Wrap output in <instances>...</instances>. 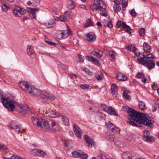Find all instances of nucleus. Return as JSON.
Returning <instances> with one entry per match:
<instances>
[{
	"label": "nucleus",
	"mask_w": 159,
	"mask_h": 159,
	"mask_svg": "<svg viewBox=\"0 0 159 159\" xmlns=\"http://www.w3.org/2000/svg\"><path fill=\"white\" fill-rule=\"evenodd\" d=\"M129 117V123L131 125L137 127H142L143 125L152 127V123L145 116V114L137 112L129 107L126 108Z\"/></svg>",
	"instance_id": "obj_1"
},
{
	"label": "nucleus",
	"mask_w": 159,
	"mask_h": 159,
	"mask_svg": "<svg viewBox=\"0 0 159 159\" xmlns=\"http://www.w3.org/2000/svg\"><path fill=\"white\" fill-rule=\"evenodd\" d=\"M32 120L34 125L47 131H55L60 128L59 125L56 122L52 120H45L38 116H33Z\"/></svg>",
	"instance_id": "obj_2"
},
{
	"label": "nucleus",
	"mask_w": 159,
	"mask_h": 159,
	"mask_svg": "<svg viewBox=\"0 0 159 159\" xmlns=\"http://www.w3.org/2000/svg\"><path fill=\"white\" fill-rule=\"evenodd\" d=\"M93 11H100V14L102 16L107 17V12L106 9V5L101 0H94V4L90 6Z\"/></svg>",
	"instance_id": "obj_3"
},
{
	"label": "nucleus",
	"mask_w": 159,
	"mask_h": 159,
	"mask_svg": "<svg viewBox=\"0 0 159 159\" xmlns=\"http://www.w3.org/2000/svg\"><path fill=\"white\" fill-rule=\"evenodd\" d=\"M1 101L4 106L10 111H13L15 108V102L8 98H2Z\"/></svg>",
	"instance_id": "obj_4"
},
{
	"label": "nucleus",
	"mask_w": 159,
	"mask_h": 159,
	"mask_svg": "<svg viewBox=\"0 0 159 159\" xmlns=\"http://www.w3.org/2000/svg\"><path fill=\"white\" fill-rule=\"evenodd\" d=\"M31 93L37 95V97L39 98L45 99L47 97L48 92L44 90H38L34 87V89H33Z\"/></svg>",
	"instance_id": "obj_5"
},
{
	"label": "nucleus",
	"mask_w": 159,
	"mask_h": 159,
	"mask_svg": "<svg viewBox=\"0 0 159 159\" xmlns=\"http://www.w3.org/2000/svg\"><path fill=\"white\" fill-rule=\"evenodd\" d=\"M18 85L19 87L23 90L31 93L34 89V86L30 85L26 82H20Z\"/></svg>",
	"instance_id": "obj_6"
},
{
	"label": "nucleus",
	"mask_w": 159,
	"mask_h": 159,
	"mask_svg": "<svg viewBox=\"0 0 159 159\" xmlns=\"http://www.w3.org/2000/svg\"><path fill=\"white\" fill-rule=\"evenodd\" d=\"M67 29L65 30L60 31L61 33L58 34V37L59 39H65L67 37L71 34V31L70 28L67 25Z\"/></svg>",
	"instance_id": "obj_7"
},
{
	"label": "nucleus",
	"mask_w": 159,
	"mask_h": 159,
	"mask_svg": "<svg viewBox=\"0 0 159 159\" xmlns=\"http://www.w3.org/2000/svg\"><path fill=\"white\" fill-rule=\"evenodd\" d=\"M138 62L148 67L149 70L153 69L155 66V63L152 60H137Z\"/></svg>",
	"instance_id": "obj_8"
},
{
	"label": "nucleus",
	"mask_w": 159,
	"mask_h": 159,
	"mask_svg": "<svg viewBox=\"0 0 159 159\" xmlns=\"http://www.w3.org/2000/svg\"><path fill=\"white\" fill-rule=\"evenodd\" d=\"M12 12L15 16L18 17L19 16L18 13H19L21 15H24L26 13V11L23 8L16 6L13 8Z\"/></svg>",
	"instance_id": "obj_9"
},
{
	"label": "nucleus",
	"mask_w": 159,
	"mask_h": 159,
	"mask_svg": "<svg viewBox=\"0 0 159 159\" xmlns=\"http://www.w3.org/2000/svg\"><path fill=\"white\" fill-rule=\"evenodd\" d=\"M144 136L143 139L144 141L147 142H153L154 138L152 136H150L149 133L148 131L146 130L143 132Z\"/></svg>",
	"instance_id": "obj_10"
},
{
	"label": "nucleus",
	"mask_w": 159,
	"mask_h": 159,
	"mask_svg": "<svg viewBox=\"0 0 159 159\" xmlns=\"http://www.w3.org/2000/svg\"><path fill=\"white\" fill-rule=\"evenodd\" d=\"M103 52L102 51L98 50L97 51H94L91 52L90 53L91 58V60H97V58L93 57L95 56L97 58L100 59L102 56Z\"/></svg>",
	"instance_id": "obj_11"
},
{
	"label": "nucleus",
	"mask_w": 159,
	"mask_h": 159,
	"mask_svg": "<svg viewBox=\"0 0 159 159\" xmlns=\"http://www.w3.org/2000/svg\"><path fill=\"white\" fill-rule=\"evenodd\" d=\"M107 128L108 130L114 133H118L120 132L119 129L115 127V125L110 122L107 123Z\"/></svg>",
	"instance_id": "obj_12"
},
{
	"label": "nucleus",
	"mask_w": 159,
	"mask_h": 159,
	"mask_svg": "<svg viewBox=\"0 0 159 159\" xmlns=\"http://www.w3.org/2000/svg\"><path fill=\"white\" fill-rule=\"evenodd\" d=\"M96 38V36L94 34L91 32L88 33L86 36L87 40L91 43L94 41Z\"/></svg>",
	"instance_id": "obj_13"
},
{
	"label": "nucleus",
	"mask_w": 159,
	"mask_h": 159,
	"mask_svg": "<svg viewBox=\"0 0 159 159\" xmlns=\"http://www.w3.org/2000/svg\"><path fill=\"white\" fill-rule=\"evenodd\" d=\"M45 112L46 114L49 113L48 116L52 118H56L58 116H61L60 113L52 111H50L49 110L48 111H46Z\"/></svg>",
	"instance_id": "obj_14"
},
{
	"label": "nucleus",
	"mask_w": 159,
	"mask_h": 159,
	"mask_svg": "<svg viewBox=\"0 0 159 159\" xmlns=\"http://www.w3.org/2000/svg\"><path fill=\"white\" fill-rule=\"evenodd\" d=\"M155 58V56L152 53H149L147 54L146 56L144 54L143 57L138 58L137 60H150L149 59H152Z\"/></svg>",
	"instance_id": "obj_15"
},
{
	"label": "nucleus",
	"mask_w": 159,
	"mask_h": 159,
	"mask_svg": "<svg viewBox=\"0 0 159 159\" xmlns=\"http://www.w3.org/2000/svg\"><path fill=\"white\" fill-rule=\"evenodd\" d=\"M116 77L118 80L122 81L127 80V77L124 74L120 72L117 73Z\"/></svg>",
	"instance_id": "obj_16"
},
{
	"label": "nucleus",
	"mask_w": 159,
	"mask_h": 159,
	"mask_svg": "<svg viewBox=\"0 0 159 159\" xmlns=\"http://www.w3.org/2000/svg\"><path fill=\"white\" fill-rule=\"evenodd\" d=\"M73 130L76 136L79 138L81 137V135L80 131L79 128L76 125L74 124L73 126Z\"/></svg>",
	"instance_id": "obj_17"
},
{
	"label": "nucleus",
	"mask_w": 159,
	"mask_h": 159,
	"mask_svg": "<svg viewBox=\"0 0 159 159\" xmlns=\"http://www.w3.org/2000/svg\"><path fill=\"white\" fill-rule=\"evenodd\" d=\"M84 139L87 143L88 144V146L90 147H91L92 146V144L93 143V140L86 135L84 136Z\"/></svg>",
	"instance_id": "obj_18"
},
{
	"label": "nucleus",
	"mask_w": 159,
	"mask_h": 159,
	"mask_svg": "<svg viewBox=\"0 0 159 159\" xmlns=\"http://www.w3.org/2000/svg\"><path fill=\"white\" fill-rule=\"evenodd\" d=\"M26 52L29 56H31L35 53V51L33 46L29 45L27 48Z\"/></svg>",
	"instance_id": "obj_19"
},
{
	"label": "nucleus",
	"mask_w": 159,
	"mask_h": 159,
	"mask_svg": "<svg viewBox=\"0 0 159 159\" xmlns=\"http://www.w3.org/2000/svg\"><path fill=\"white\" fill-rule=\"evenodd\" d=\"M122 91L123 92V95L124 97L128 100H130L131 96L128 94L129 92V91L124 87L122 88Z\"/></svg>",
	"instance_id": "obj_20"
},
{
	"label": "nucleus",
	"mask_w": 159,
	"mask_h": 159,
	"mask_svg": "<svg viewBox=\"0 0 159 159\" xmlns=\"http://www.w3.org/2000/svg\"><path fill=\"white\" fill-rule=\"evenodd\" d=\"M38 11V10L37 8H31L28 10V12L30 16L32 17L33 19H34L36 16V12Z\"/></svg>",
	"instance_id": "obj_21"
},
{
	"label": "nucleus",
	"mask_w": 159,
	"mask_h": 159,
	"mask_svg": "<svg viewBox=\"0 0 159 159\" xmlns=\"http://www.w3.org/2000/svg\"><path fill=\"white\" fill-rule=\"evenodd\" d=\"M45 25L48 28H51L54 27L56 25L55 21L54 20H50L45 23Z\"/></svg>",
	"instance_id": "obj_22"
},
{
	"label": "nucleus",
	"mask_w": 159,
	"mask_h": 159,
	"mask_svg": "<svg viewBox=\"0 0 159 159\" xmlns=\"http://www.w3.org/2000/svg\"><path fill=\"white\" fill-rule=\"evenodd\" d=\"M107 113L111 115L117 116V114L116 111L114 109L111 107L108 108L107 109Z\"/></svg>",
	"instance_id": "obj_23"
},
{
	"label": "nucleus",
	"mask_w": 159,
	"mask_h": 159,
	"mask_svg": "<svg viewBox=\"0 0 159 159\" xmlns=\"http://www.w3.org/2000/svg\"><path fill=\"white\" fill-rule=\"evenodd\" d=\"M126 49L127 51H130L132 52H136L137 48L133 45H128L126 47Z\"/></svg>",
	"instance_id": "obj_24"
},
{
	"label": "nucleus",
	"mask_w": 159,
	"mask_h": 159,
	"mask_svg": "<svg viewBox=\"0 0 159 159\" xmlns=\"http://www.w3.org/2000/svg\"><path fill=\"white\" fill-rule=\"evenodd\" d=\"M117 89V86L114 84H112L111 86V93L112 95H115Z\"/></svg>",
	"instance_id": "obj_25"
},
{
	"label": "nucleus",
	"mask_w": 159,
	"mask_h": 159,
	"mask_svg": "<svg viewBox=\"0 0 159 159\" xmlns=\"http://www.w3.org/2000/svg\"><path fill=\"white\" fill-rule=\"evenodd\" d=\"M123 28L124 29L125 31L129 34H130V31L132 30L130 27L126 25V23H123Z\"/></svg>",
	"instance_id": "obj_26"
},
{
	"label": "nucleus",
	"mask_w": 159,
	"mask_h": 159,
	"mask_svg": "<svg viewBox=\"0 0 159 159\" xmlns=\"http://www.w3.org/2000/svg\"><path fill=\"white\" fill-rule=\"evenodd\" d=\"M107 53L110 56V57L112 58V60H116V54L115 52L110 50L108 51Z\"/></svg>",
	"instance_id": "obj_27"
},
{
	"label": "nucleus",
	"mask_w": 159,
	"mask_h": 159,
	"mask_svg": "<svg viewBox=\"0 0 159 159\" xmlns=\"http://www.w3.org/2000/svg\"><path fill=\"white\" fill-rule=\"evenodd\" d=\"M3 159H23L20 156L16 155H13L10 157H3Z\"/></svg>",
	"instance_id": "obj_28"
},
{
	"label": "nucleus",
	"mask_w": 159,
	"mask_h": 159,
	"mask_svg": "<svg viewBox=\"0 0 159 159\" xmlns=\"http://www.w3.org/2000/svg\"><path fill=\"white\" fill-rule=\"evenodd\" d=\"M122 156L123 159H132L131 155L128 152L124 153Z\"/></svg>",
	"instance_id": "obj_29"
},
{
	"label": "nucleus",
	"mask_w": 159,
	"mask_h": 159,
	"mask_svg": "<svg viewBox=\"0 0 159 159\" xmlns=\"http://www.w3.org/2000/svg\"><path fill=\"white\" fill-rule=\"evenodd\" d=\"M17 127H16V128L14 129L16 130V132H20L21 133L25 132V129H23L20 125H18Z\"/></svg>",
	"instance_id": "obj_30"
},
{
	"label": "nucleus",
	"mask_w": 159,
	"mask_h": 159,
	"mask_svg": "<svg viewBox=\"0 0 159 159\" xmlns=\"http://www.w3.org/2000/svg\"><path fill=\"white\" fill-rule=\"evenodd\" d=\"M143 47L144 50L146 51L149 52L151 49L150 46L146 42L143 43Z\"/></svg>",
	"instance_id": "obj_31"
},
{
	"label": "nucleus",
	"mask_w": 159,
	"mask_h": 159,
	"mask_svg": "<svg viewBox=\"0 0 159 159\" xmlns=\"http://www.w3.org/2000/svg\"><path fill=\"white\" fill-rule=\"evenodd\" d=\"M113 9L116 12H118L121 10V8L120 5L116 3L114 4Z\"/></svg>",
	"instance_id": "obj_32"
},
{
	"label": "nucleus",
	"mask_w": 159,
	"mask_h": 159,
	"mask_svg": "<svg viewBox=\"0 0 159 159\" xmlns=\"http://www.w3.org/2000/svg\"><path fill=\"white\" fill-rule=\"evenodd\" d=\"M62 120L63 123L66 125H69V120L67 117L63 116L62 117Z\"/></svg>",
	"instance_id": "obj_33"
},
{
	"label": "nucleus",
	"mask_w": 159,
	"mask_h": 159,
	"mask_svg": "<svg viewBox=\"0 0 159 159\" xmlns=\"http://www.w3.org/2000/svg\"><path fill=\"white\" fill-rule=\"evenodd\" d=\"M133 53L132 54L133 56L134 57H143L144 56V53L143 52L140 53V52H133Z\"/></svg>",
	"instance_id": "obj_34"
},
{
	"label": "nucleus",
	"mask_w": 159,
	"mask_h": 159,
	"mask_svg": "<svg viewBox=\"0 0 159 159\" xmlns=\"http://www.w3.org/2000/svg\"><path fill=\"white\" fill-rule=\"evenodd\" d=\"M96 79L98 81H102L103 80V75L102 73H99L97 75Z\"/></svg>",
	"instance_id": "obj_35"
},
{
	"label": "nucleus",
	"mask_w": 159,
	"mask_h": 159,
	"mask_svg": "<svg viewBox=\"0 0 159 159\" xmlns=\"http://www.w3.org/2000/svg\"><path fill=\"white\" fill-rule=\"evenodd\" d=\"M79 152V151H75L72 152V154L73 157H80V154L81 151H80Z\"/></svg>",
	"instance_id": "obj_36"
},
{
	"label": "nucleus",
	"mask_w": 159,
	"mask_h": 159,
	"mask_svg": "<svg viewBox=\"0 0 159 159\" xmlns=\"http://www.w3.org/2000/svg\"><path fill=\"white\" fill-rule=\"evenodd\" d=\"M139 108L141 110H144L145 109V104L144 102L143 101H141L139 102Z\"/></svg>",
	"instance_id": "obj_37"
},
{
	"label": "nucleus",
	"mask_w": 159,
	"mask_h": 159,
	"mask_svg": "<svg viewBox=\"0 0 159 159\" xmlns=\"http://www.w3.org/2000/svg\"><path fill=\"white\" fill-rule=\"evenodd\" d=\"M0 149L4 151V152H7L8 151L7 147L6 145L2 144H0Z\"/></svg>",
	"instance_id": "obj_38"
},
{
	"label": "nucleus",
	"mask_w": 159,
	"mask_h": 159,
	"mask_svg": "<svg viewBox=\"0 0 159 159\" xmlns=\"http://www.w3.org/2000/svg\"><path fill=\"white\" fill-rule=\"evenodd\" d=\"M93 22H92L91 19H89L87 20V23L85 24V27L87 28L90 26H93Z\"/></svg>",
	"instance_id": "obj_39"
},
{
	"label": "nucleus",
	"mask_w": 159,
	"mask_h": 159,
	"mask_svg": "<svg viewBox=\"0 0 159 159\" xmlns=\"http://www.w3.org/2000/svg\"><path fill=\"white\" fill-rule=\"evenodd\" d=\"M128 138L127 139L130 141L134 140L135 138V136L132 134H128Z\"/></svg>",
	"instance_id": "obj_40"
},
{
	"label": "nucleus",
	"mask_w": 159,
	"mask_h": 159,
	"mask_svg": "<svg viewBox=\"0 0 159 159\" xmlns=\"http://www.w3.org/2000/svg\"><path fill=\"white\" fill-rule=\"evenodd\" d=\"M46 153L43 151L39 149H38V156L42 157L46 155Z\"/></svg>",
	"instance_id": "obj_41"
},
{
	"label": "nucleus",
	"mask_w": 159,
	"mask_h": 159,
	"mask_svg": "<svg viewBox=\"0 0 159 159\" xmlns=\"http://www.w3.org/2000/svg\"><path fill=\"white\" fill-rule=\"evenodd\" d=\"M82 70L85 72L86 73L89 75H92L93 74V73L92 72L86 68H83Z\"/></svg>",
	"instance_id": "obj_42"
},
{
	"label": "nucleus",
	"mask_w": 159,
	"mask_h": 159,
	"mask_svg": "<svg viewBox=\"0 0 159 159\" xmlns=\"http://www.w3.org/2000/svg\"><path fill=\"white\" fill-rule=\"evenodd\" d=\"M18 123L15 121H12L11 123V127L14 129L16 127H17V126L19 125Z\"/></svg>",
	"instance_id": "obj_43"
},
{
	"label": "nucleus",
	"mask_w": 159,
	"mask_h": 159,
	"mask_svg": "<svg viewBox=\"0 0 159 159\" xmlns=\"http://www.w3.org/2000/svg\"><path fill=\"white\" fill-rule=\"evenodd\" d=\"M139 33L141 36H143L145 33V29L143 28H141L139 30Z\"/></svg>",
	"instance_id": "obj_44"
},
{
	"label": "nucleus",
	"mask_w": 159,
	"mask_h": 159,
	"mask_svg": "<svg viewBox=\"0 0 159 159\" xmlns=\"http://www.w3.org/2000/svg\"><path fill=\"white\" fill-rule=\"evenodd\" d=\"M91 63L94 64L96 65L99 66L100 65V63L99 61V60H89Z\"/></svg>",
	"instance_id": "obj_45"
},
{
	"label": "nucleus",
	"mask_w": 159,
	"mask_h": 159,
	"mask_svg": "<svg viewBox=\"0 0 159 159\" xmlns=\"http://www.w3.org/2000/svg\"><path fill=\"white\" fill-rule=\"evenodd\" d=\"M46 98H48L51 100H54L55 99V97L52 94H50L48 93Z\"/></svg>",
	"instance_id": "obj_46"
},
{
	"label": "nucleus",
	"mask_w": 159,
	"mask_h": 159,
	"mask_svg": "<svg viewBox=\"0 0 159 159\" xmlns=\"http://www.w3.org/2000/svg\"><path fill=\"white\" fill-rule=\"evenodd\" d=\"M38 149H34L32 150L31 151V153L32 155L38 156Z\"/></svg>",
	"instance_id": "obj_47"
},
{
	"label": "nucleus",
	"mask_w": 159,
	"mask_h": 159,
	"mask_svg": "<svg viewBox=\"0 0 159 159\" xmlns=\"http://www.w3.org/2000/svg\"><path fill=\"white\" fill-rule=\"evenodd\" d=\"M144 76L143 74L141 72H138L136 75L135 77L137 79L143 78Z\"/></svg>",
	"instance_id": "obj_48"
},
{
	"label": "nucleus",
	"mask_w": 159,
	"mask_h": 159,
	"mask_svg": "<svg viewBox=\"0 0 159 159\" xmlns=\"http://www.w3.org/2000/svg\"><path fill=\"white\" fill-rule=\"evenodd\" d=\"M80 154H80V157L82 158L86 159L88 157V155L87 154H84L82 152H81Z\"/></svg>",
	"instance_id": "obj_49"
},
{
	"label": "nucleus",
	"mask_w": 159,
	"mask_h": 159,
	"mask_svg": "<svg viewBox=\"0 0 159 159\" xmlns=\"http://www.w3.org/2000/svg\"><path fill=\"white\" fill-rule=\"evenodd\" d=\"M70 2L71 3L69 5V8L70 9H73L75 7L74 2L72 0H70Z\"/></svg>",
	"instance_id": "obj_50"
},
{
	"label": "nucleus",
	"mask_w": 159,
	"mask_h": 159,
	"mask_svg": "<svg viewBox=\"0 0 159 159\" xmlns=\"http://www.w3.org/2000/svg\"><path fill=\"white\" fill-rule=\"evenodd\" d=\"M123 23H125V22L121 21H118L117 23V26L118 27H120L121 26L123 27Z\"/></svg>",
	"instance_id": "obj_51"
},
{
	"label": "nucleus",
	"mask_w": 159,
	"mask_h": 159,
	"mask_svg": "<svg viewBox=\"0 0 159 159\" xmlns=\"http://www.w3.org/2000/svg\"><path fill=\"white\" fill-rule=\"evenodd\" d=\"M81 88L83 89H88L89 88V85L87 84H81L80 85Z\"/></svg>",
	"instance_id": "obj_52"
},
{
	"label": "nucleus",
	"mask_w": 159,
	"mask_h": 159,
	"mask_svg": "<svg viewBox=\"0 0 159 159\" xmlns=\"http://www.w3.org/2000/svg\"><path fill=\"white\" fill-rule=\"evenodd\" d=\"M2 8L3 11L5 12H7L9 8V7L7 6L6 5L3 4L2 6Z\"/></svg>",
	"instance_id": "obj_53"
},
{
	"label": "nucleus",
	"mask_w": 159,
	"mask_h": 159,
	"mask_svg": "<svg viewBox=\"0 0 159 159\" xmlns=\"http://www.w3.org/2000/svg\"><path fill=\"white\" fill-rule=\"evenodd\" d=\"M98 157L99 159H109V157L104 155H99Z\"/></svg>",
	"instance_id": "obj_54"
},
{
	"label": "nucleus",
	"mask_w": 159,
	"mask_h": 159,
	"mask_svg": "<svg viewBox=\"0 0 159 159\" xmlns=\"http://www.w3.org/2000/svg\"><path fill=\"white\" fill-rule=\"evenodd\" d=\"M60 21L65 22L67 20V19L66 18L63 16H61L59 18Z\"/></svg>",
	"instance_id": "obj_55"
},
{
	"label": "nucleus",
	"mask_w": 159,
	"mask_h": 159,
	"mask_svg": "<svg viewBox=\"0 0 159 159\" xmlns=\"http://www.w3.org/2000/svg\"><path fill=\"white\" fill-rule=\"evenodd\" d=\"M130 14L133 17L136 16V13L134 9H133L130 12Z\"/></svg>",
	"instance_id": "obj_56"
},
{
	"label": "nucleus",
	"mask_w": 159,
	"mask_h": 159,
	"mask_svg": "<svg viewBox=\"0 0 159 159\" xmlns=\"http://www.w3.org/2000/svg\"><path fill=\"white\" fill-rule=\"evenodd\" d=\"M107 25L110 28H111L113 27V25L112 24L111 20L108 21L107 24Z\"/></svg>",
	"instance_id": "obj_57"
},
{
	"label": "nucleus",
	"mask_w": 159,
	"mask_h": 159,
	"mask_svg": "<svg viewBox=\"0 0 159 159\" xmlns=\"http://www.w3.org/2000/svg\"><path fill=\"white\" fill-rule=\"evenodd\" d=\"M123 2L122 0H116L114 1V2L115 3H118V4H119V5H120V4H122V3Z\"/></svg>",
	"instance_id": "obj_58"
},
{
	"label": "nucleus",
	"mask_w": 159,
	"mask_h": 159,
	"mask_svg": "<svg viewBox=\"0 0 159 159\" xmlns=\"http://www.w3.org/2000/svg\"><path fill=\"white\" fill-rule=\"evenodd\" d=\"M46 43H48L50 45H51L55 46L57 45V44L56 43L52 42L51 41L49 42L48 41H46Z\"/></svg>",
	"instance_id": "obj_59"
},
{
	"label": "nucleus",
	"mask_w": 159,
	"mask_h": 159,
	"mask_svg": "<svg viewBox=\"0 0 159 159\" xmlns=\"http://www.w3.org/2000/svg\"><path fill=\"white\" fill-rule=\"evenodd\" d=\"M122 4V7L123 8H125L128 6V3L125 2H124Z\"/></svg>",
	"instance_id": "obj_60"
},
{
	"label": "nucleus",
	"mask_w": 159,
	"mask_h": 159,
	"mask_svg": "<svg viewBox=\"0 0 159 159\" xmlns=\"http://www.w3.org/2000/svg\"><path fill=\"white\" fill-rule=\"evenodd\" d=\"M69 141L68 140H66L64 142V143L66 147H67L69 145Z\"/></svg>",
	"instance_id": "obj_61"
},
{
	"label": "nucleus",
	"mask_w": 159,
	"mask_h": 159,
	"mask_svg": "<svg viewBox=\"0 0 159 159\" xmlns=\"http://www.w3.org/2000/svg\"><path fill=\"white\" fill-rule=\"evenodd\" d=\"M69 76L71 78H75L77 77L76 75L73 73H70L69 75Z\"/></svg>",
	"instance_id": "obj_62"
},
{
	"label": "nucleus",
	"mask_w": 159,
	"mask_h": 159,
	"mask_svg": "<svg viewBox=\"0 0 159 159\" xmlns=\"http://www.w3.org/2000/svg\"><path fill=\"white\" fill-rule=\"evenodd\" d=\"M114 135L112 134L111 136V137L109 136L108 137V139L110 141H114Z\"/></svg>",
	"instance_id": "obj_63"
},
{
	"label": "nucleus",
	"mask_w": 159,
	"mask_h": 159,
	"mask_svg": "<svg viewBox=\"0 0 159 159\" xmlns=\"http://www.w3.org/2000/svg\"><path fill=\"white\" fill-rule=\"evenodd\" d=\"M78 58L80 60H84V56L79 54L78 55Z\"/></svg>",
	"instance_id": "obj_64"
}]
</instances>
